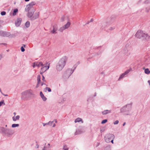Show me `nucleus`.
<instances>
[{"instance_id":"30","label":"nucleus","mask_w":150,"mask_h":150,"mask_svg":"<svg viewBox=\"0 0 150 150\" xmlns=\"http://www.w3.org/2000/svg\"><path fill=\"white\" fill-rule=\"evenodd\" d=\"M45 89L47 90L49 92H50L51 91V89L49 87H46L45 88Z\"/></svg>"},{"instance_id":"17","label":"nucleus","mask_w":150,"mask_h":150,"mask_svg":"<svg viewBox=\"0 0 150 150\" xmlns=\"http://www.w3.org/2000/svg\"><path fill=\"white\" fill-rule=\"evenodd\" d=\"M70 22H68L64 26L65 29H67L68 28L70 27Z\"/></svg>"},{"instance_id":"22","label":"nucleus","mask_w":150,"mask_h":150,"mask_svg":"<svg viewBox=\"0 0 150 150\" xmlns=\"http://www.w3.org/2000/svg\"><path fill=\"white\" fill-rule=\"evenodd\" d=\"M108 25V24L107 22L103 23L102 24V27L103 28H105Z\"/></svg>"},{"instance_id":"59","label":"nucleus","mask_w":150,"mask_h":150,"mask_svg":"<svg viewBox=\"0 0 150 150\" xmlns=\"http://www.w3.org/2000/svg\"><path fill=\"white\" fill-rule=\"evenodd\" d=\"M24 45V47H25V45Z\"/></svg>"},{"instance_id":"41","label":"nucleus","mask_w":150,"mask_h":150,"mask_svg":"<svg viewBox=\"0 0 150 150\" xmlns=\"http://www.w3.org/2000/svg\"><path fill=\"white\" fill-rule=\"evenodd\" d=\"M55 126H56V125H55V123H54V124H53V125L52 127H55Z\"/></svg>"},{"instance_id":"10","label":"nucleus","mask_w":150,"mask_h":150,"mask_svg":"<svg viewBox=\"0 0 150 150\" xmlns=\"http://www.w3.org/2000/svg\"><path fill=\"white\" fill-rule=\"evenodd\" d=\"M36 4V3L34 1H33L29 3L27 5V7L29 9L32 7L33 6L35 5Z\"/></svg>"},{"instance_id":"28","label":"nucleus","mask_w":150,"mask_h":150,"mask_svg":"<svg viewBox=\"0 0 150 150\" xmlns=\"http://www.w3.org/2000/svg\"><path fill=\"white\" fill-rule=\"evenodd\" d=\"M25 25L27 27H29V26L30 25V23L29 22V21L25 23Z\"/></svg>"},{"instance_id":"21","label":"nucleus","mask_w":150,"mask_h":150,"mask_svg":"<svg viewBox=\"0 0 150 150\" xmlns=\"http://www.w3.org/2000/svg\"><path fill=\"white\" fill-rule=\"evenodd\" d=\"M144 72L145 73L147 74H149L150 73V71L149 70V69L148 68H147L145 69L144 71Z\"/></svg>"},{"instance_id":"19","label":"nucleus","mask_w":150,"mask_h":150,"mask_svg":"<svg viewBox=\"0 0 150 150\" xmlns=\"http://www.w3.org/2000/svg\"><path fill=\"white\" fill-rule=\"evenodd\" d=\"M20 118L19 115H17L16 116H14L12 117L13 120L14 121H16V120H19Z\"/></svg>"},{"instance_id":"9","label":"nucleus","mask_w":150,"mask_h":150,"mask_svg":"<svg viewBox=\"0 0 150 150\" xmlns=\"http://www.w3.org/2000/svg\"><path fill=\"white\" fill-rule=\"evenodd\" d=\"M130 71V69H128L124 73L122 74L120 76L118 80H120V79H121L123 78L127 74H128Z\"/></svg>"},{"instance_id":"29","label":"nucleus","mask_w":150,"mask_h":150,"mask_svg":"<svg viewBox=\"0 0 150 150\" xmlns=\"http://www.w3.org/2000/svg\"><path fill=\"white\" fill-rule=\"evenodd\" d=\"M18 124H13L12 125V127H18L19 126Z\"/></svg>"},{"instance_id":"23","label":"nucleus","mask_w":150,"mask_h":150,"mask_svg":"<svg viewBox=\"0 0 150 150\" xmlns=\"http://www.w3.org/2000/svg\"><path fill=\"white\" fill-rule=\"evenodd\" d=\"M82 132L80 130H77L75 133V135H77L78 134H80Z\"/></svg>"},{"instance_id":"25","label":"nucleus","mask_w":150,"mask_h":150,"mask_svg":"<svg viewBox=\"0 0 150 150\" xmlns=\"http://www.w3.org/2000/svg\"><path fill=\"white\" fill-rule=\"evenodd\" d=\"M54 122V121H49L48 122L46 123V124H48V125H49L50 126H51Z\"/></svg>"},{"instance_id":"13","label":"nucleus","mask_w":150,"mask_h":150,"mask_svg":"<svg viewBox=\"0 0 150 150\" xmlns=\"http://www.w3.org/2000/svg\"><path fill=\"white\" fill-rule=\"evenodd\" d=\"M131 52L129 50H128V49H127L126 48L125 50V51L124 52V53L127 56H129L131 54Z\"/></svg>"},{"instance_id":"56","label":"nucleus","mask_w":150,"mask_h":150,"mask_svg":"<svg viewBox=\"0 0 150 150\" xmlns=\"http://www.w3.org/2000/svg\"><path fill=\"white\" fill-rule=\"evenodd\" d=\"M35 66V65L34 64V65H33V67H34Z\"/></svg>"},{"instance_id":"33","label":"nucleus","mask_w":150,"mask_h":150,"mask_svg":"<svg viewBox=\"0 0 150 150\" xmlns=\"http://www.w3.org/2000/svg\"><path fill=\"white\" fill-rule=\"evenodd\" d=\"M1 15L4 16L6 14V12L5 11H3L1 12Z\"/></svg>"},{"instance_id":"12","label":"nucleus","mask_w":150,"mask_h":150,"mask_svg":"<svg viewBox=\"0 0 150 150\" xmlns=\"http://www.w3.org/2000/svg\"><path fill=\"white\" fill-rule=\"evenodd\" d=\"M28 17L31 18V20H33L37 18L36 17H35L34 16H33V17H32V16H33V14L32 13H28Z\"/></svg>"},{"instance_id":"16","label":"nucleus","mask_w":150,"mask_h":150,"mask_svg":"<svg viewBox=\"0 0 150 150\" xmlns=\"http://www.w3.org/2000/svg\"><path fill=\"white\" fill-rule=\"evenodd\" d=\"M111 112V110H106L102 112L103 115H105L110 113Z\"/></svg>"},{"instance_id":"24","label":"nucleus","mask_w":150,"mask_h":150,"mask_svg":"<svg viewBox=\"0 0 150 150\" xmlns=\"http://www.w3.org/2000/svg\"><path fill=\"white\" fill-rule=\"evenodd\" d=\"M63 149V150H68L69 148L66 145H65L64 146Z\"/></svg>"},{"instance_id":"31","label":"nucleus","mask_w":150,"mask_h":150,"mask_svg":"<svg viewBox=\"0 0 150 150\" xmlns=\"http://www.w3.org/2000/svg\"><path fill=\"white\" fill-rule=\"evenodd\" d=\"M3 104H4V105H5V103H4V100H2L0 102V106H1Z\"/></svg>"},{"instance_id":"37","label":"nucleus","mask_w":150,"mask_h":150,"mask_svg":"<svg viewBox=\"0 0 150 150\" xmlns=\"http://www.w3.org/2000/svg\"><path fill=\"white\" fill-rule=\"evenodd\" d=\"M8 131L11 133V134H13V131H11V130H8Z\"/></svg>"},{"instance_id":"42","label":"nucleus","mask_w":150,"mask_h":150,"mask_svg":"<svg viewBox=\"0 0 150 150\" xmlns=\"http://www.w3.org/2000/svg\"><path fill=\"white\" fill-rule=\"evenodd\" d=\"M149 1H150V0H147L145 1V2H146V3H147L148 2H149Z\"/></svg>"},{"instance_id":"2","label":"nucleus","mask_w":150,"mask_h":150,"mask_svg":"<svg viewBox=\"0 0 150 150\" xmlns=\"http://www.w3.org/2000/svg\"><path fill=\"white\" fill-rule=\"evenodd\" d=\"M132 105L130 104L126 105L120 109V112L123 113L125 115H128L129 113L132 109Z\"/></svg>"},{"instance_id":"57","label":"nucleus","mask_w":150,"mask_h":150,"mask_svg":"<svg viewBox=\"0 0 150 150\" xmlns=\"http://www.w3.org/2000/svg\"><path fill=\"white\" fill-rule=\"evenodd\" d=\"M0 91L1 92V89L0 88Z\"/></svg>"},{"instance_id":"50","label":"nucleus","mask_w":150,"mask_h":150,"mask_svg":"<svg viewBox=\"0 0 150 150\" xmlns=\"http://www.w3.org/2000/svg\"><path fill=\"white\" fill-rule=\"evenodd\" d=\"M96 93H95L94 96H96Z\"/></svg>"},{"instance_id":"7","label":"nucleus","mask_w":150,"mask_h":150,"mask_svg":"<svg viewBox=\"0 0 150 150\" xmlns=\"http://www.w3.org/2000/svg\"><path fill=\"white\" fill-rule=\"evenodd\" d=\"M49 68V64L48 66L47 67L46 66L44 65L41 68V70L40 71V73L42 74L43 73L45 72Z\"/></svg>"},{"instance_id":"8","label":"nucleus","mask_w":150,"mask_h":150,"mask_svg":"<svg viewBox=\"0 0 150 150\" xmlns=\"http://www.w3.org/2000/svg\"><path fill=\"white\" fill-rule=\"evenodd\" d=\"M52 28L53 30L51 31V33L52 34H56L58 28L57 25L56 24H55L53 26Z\"/></svg>"},{"instance_id":"40","label":"nucleus","mask_w":150,"mask_h":150,"mask_svg":"<svg viewBox=\"0 0 150 150\" xmlns=\"http://www.w3.org/2000/svg\"><path fill=\"white\" fill-rule=\"evenodd\" d=\"M114 138H113V139H111V140H110V142H111L112 143V144L113 143V140H114Z\"/></svg>"},{"instance_id":"5","label":"nucleus","mask_w":150,"mask_h":150,"mask_svg":"<svg viewBox=\"0 0 150 150\" xmlns=\"http://www.w3.org/2000/svg\"><path fill=\"white\" fill-rule=\"evenodd\" d=\"M32 93L30 91H25L22 93V98H28L30 97Z\"/></svg>"},{"instance_id":"20","label":"nucleus","mask_w":150,"mask_h":150,"mask_svg":"<svg viewBox=\"0 0 150 150\" xmlns=\"http://www.w3.org/2000/svg\"><path fill=\"white\" fill-rule=\"evenodd\" d=\"M66 29L64 26L61 27L59 29V31L61 32H62L64 30Z\"/></svg>"},{"instance_id":"36","label":"nucleus","mask_w":150,"mask_h":150,"mask_svg":"<svg viewBox=\"0 0 150 150\" xmlns=\"http://www.w3.org/2000/svg\"><path fill=\"white\" fill-rule=\"evenodd\" d=\"M115 28V27H111L110 28V30H112L113 29H114Z\"/></svg>"},{"instance_id":"27","label":"nucleus","mask_w":150,"mask_h":150,"mask_svg":"<svg viewBox=\"0 0 150 150\" xmlns=\"http://www.w3.org/2000/svg\"><path fill=\"white\" fill-rule=\"evenodd\" d=\"M18 11V10L17 9H14L13 12V15L14 16L16 14V13H17Z\"/></svg>"},{"instance_id":"15","label":"nucleus","mask_w":150,"mask_h":150,"mask_svg":"<svg viewBox=\"0 0 150 150\" xmlns=\"http://www.w3.org/2000/svg\"><path fill=\"white\" fill-rule=\"evenodd\" d=\"M149 36L147 34L144 33L143 35V37L142 38H143V39L147 40L149 39Z\"/></svg>"},{"instance_id":"11","label":"nucleus","mask_w":150,"mask_h":150,"mask_svg":"<svg viewBox=\"0 0 150 150\" xmlns=\"http://www.w3.org/2000/svg\"><path fill=\"white\" fill-rule=\"evenodd\" d=\"M21 18H18L17 19L16 21L15 22V24L16 26H18L20 25L21 23Z\"/></svg>"},{"instance_id":"48","label":"nucleus","mask_w":150,"mask_h":150,"mask_svg":"<svg viewBox=\"0 0 150 150\" xmlns=\"http://www.w3.org/2000/svg\"><path fill=\"white\" fill-rule=\"evenodd\" d=\"M46 125H48V124H43V126H45Z\"/></svg>"},{"instance_id":"32","label":"nucleus","mask_w":150,"mask_h":150,"mask_svg":"<svg viewBox=\"0 0 150 150\" xmlns=\"http://www.w3.org/2000/svg\"><path fill=\"white\" fill-rule=\"evenodd\" d=\"M107 119H105L104 120H103L102 122H101V124H104L106 122H107Z\"/></svg>"},{"instance_id":"52","label":"nucleus","mask_w":150,"mask_h":150,"mask_svg":"<svg viewBox=\"0 0 150 150\" xmlns=\"http://www.w3.org/2000/svg\"><path fill=\"white\" fill-rule=\"evenodd\" d=\"M99 143H97V146H98L99 145Z\"/></svg>"},{"instance_id":"49","label":"nucleus","mask_w":150,"mask_h":150,"mask_svg":"<svg viewBox=\"0 0 150 150\" xmlns=\"http://www.w3.org/2000/svg\"><path fill=\"white\" fill-rule=\"evenodd\" d=\"M30 0H25V1L26 2L28 1H29Z\"/></svg>"},{"instance_id":"38","label":"nucleus","mask_w":150,"mask_h":150,"mask_svg":"<svg viewBox=\"0 0 150 150\" xmlns=\"http://www.w3.org/2000/svg\"><path fill=\"white\" fill-rule=\"evenodd\" d=\"M38 84L39 83V81H40V77H39V76H38Z\"/></svg>"},{"instance_id":"26","label":"nucleus","mask_w":150,"mask_h":150,"mask_svg":"<svg viewBox=\"0 0 150 150\" xmlns=\"http://www.w3.org/2000/svg\"><path fill=\"white\" fill-rule=\"evenodd\" d=\"M45 65L43 64L42 63L40 62L39 63V64H38V67H39L41 66H42V67L43 66H44Z\"/></svg>"},{"instance_id":"45","label":"nucleus","mask_w":150,"mask_h":150,"mask_svg":"<svg viewBox=\"0 0 150 150\" xmlns=\"http://www.w3.org/2000/svg\"><path fill=\"white\" fill-rule=\"evenodd\" d=\"M93 21V18H91L90 20V22H92Z\"/></svg>"},{"instance_id":"1","label":"nucleus","mask_w":150,"mask_h":150,"mask_svg":"<svg viewBox=\"0 0 150 150\" xmlns=\"http://www.w3.org/2000/svg\"><path fill=\"white\" fill-rule=\"evenodd\" d=\"M67 59L65 57L61 59L56 66V69L58 71H60L63 69L66 62Z\"/></svg>"},{"instance_id":"35","label":"nucleus","mask_w":150,"mask_h":150,"mask_svg":"<svg viewBox=\"0 0 150 150\" xmlns=\"http://www.w3.org/2000/svg\"><path fill=\"white\" fill-rule=\"evenodd\" d=\"M21 51L22 52H24L25 50V49H24V48L23 47V46L21 47Z\"/></svg>"},{"instance_id":"6","label":"nucleus","mask_w":150,"mask_h":150,"mask_svg":"<svg viewBox=\"0 0 150 150\" xmlns=\"http://www.w3.org/2000/svg\"><path fill=\"white\" fill-rule=\"evenodd\" d=\"M144 33L142 31L138 30L135 34V36L138 38H140L143 37Z\"/></svg>"},{"instance_id":"60","label":"nucleus","mask_w":150,"mask_h":150,"mask_svg":"<svg viewBox=\"0 0 150 150\" xmlns=\"http://www.w3.org/2000/svg\"><path fill=\"white\" fill-rule=\"evenodd\" d=\"M89 23V22H88L87 23V24H88V23Z\"/></svg>"},{"instance_id":"47","label":"nucleus","mask_w":150,"mask_h":150,"mask_svg":"<svg viewBox=\"0 0 150 150\" xmlns=\"http://www.w3.org/2000/svg\"><path fill=\"white\" fill-rule=\"evenodd\" d=\"M54 121L56 123L57 122V120L56 119L54 120Z\"/></svg>"},{"instance_id":"14","label":"nucleus","mask_w":150,"mask_h":150,"mask_svg":"<svg viewBox=\"0 0 150 150\" xmlns=\"http://www.w3.org/2000/svg\"><path fill=\"white\" fill-rule=\"evenodd\" d=\"M40 95L41 98L44 101H45L47 100V98L45 97L42 91L40 92Z\"/></svg>"},{"instance_id":"46","label":"nucleus","mask_w":150,"mask_h":150,"mask_svg":"<svg viewBox=\"0 0 150 150\" xmlns=\"http://www.w3.org/2000/svg\"><path fill=\"white\" fill-rule=\"evenodd\" d=\"M126 124V123L125 122H124L123 124V126H124Z\"/></svg>"},{"instance_id":"18","label":"nucleus","mask_w":150,"mask_h":150,"mask_svg":"<svg viewBox=\"0 0 150 150\" xmlns=\"http://www.w3.org/2000/svg\"><path fill=\"white\" fill-rule=\"evenodd\" d=\"M81 122L82 123H83V121L82 119L81 118L79 117L77 118L74 121V122L75 123L79 122Z\"/></svg>"},{"instance_id":"55","label":"nucleus","mask_w":150,"mask_h":150,"mask_svg":"<svg viewBox=\"0 0 150 150\" xmlns=\"http://www.w3.org/2000/svg\"><path fill=\"white\" fill-rule=\"evenodd\" d=\"M4 96H8V95H4Z\"/></svg>"},{"instance_id":"53","label":"nucleus","mask_w":150,"mask_h":150,"mask_svg":"<svg viewBox=\"0 0 150 150\" xmlns=\"http://www.w3.org/2000/svg\"><path fill=\"white\" fill-rule=\"evenodd\" d=\"M48 145L49 146H50V144H48Z\"/></svg>"},{"instance_id":"34","label":"nucleus","mask_w":150,"mask_h":150,"mask_svg":"<svg viewBox=\"0 0 150 150\" xmlns=\"http://www.w3.org/2000/svg\"><path fill=\"white\" fill-rule=\"evenodd\" d=\"M119 123V121L118 120H117L115 121L114 122V125H116L118 123Z\"/></svg>"},{"instance_id":"43","label":"nucleus","mask_w":150,"mask_h":150,"mask_svg":"<svg viewBox=\"0 0 150 150\" xmlns=\"http://www.w3.org/2000/svg\"><path fill=\"white\" fill-rule=\"evenodd\" d=\"M45 78L43 76V75H42V80L44 81V80L45 79Z\"/></svg>"},{"instance_id":"39","label":"nucleus","mask_w":150,"mask_h":150,"mask_svg":"<svg viewBox=\"0 0 150 150\" xmlns=\"http://www.w3.org/2000/svg\"><path fill=\"white\" fill-rule=\"evenodd\" d=\"M42 150H47V148L46 147V146H44V148L42 149Z\"/></svg>"},{"instance_id":"58","label":"nucleus","mask_w":150,"mask_h":150,"mask_svg":"<svg viewBox=\"0 0 150 150\" xmlns=\"http://www.w3.org/2000/svg\"><path fill=\"white\" fill-rule=\"evenodd\" d=\"M0 28H1L2 27V26H1V25H0Z\"/></svg>"},{"instance_id":"4","label":"nucleus","mask_w":150,"mask_h":150,"mask_svg":"<svg viewBox=\"0 0 150 150\" xmlns=\"http://www.w3.org/2000/svg\"><path fill=\"white\" fill-rule=\"evenodd\" d=\"M115 137L114 134L109 133L105 135L104 137V139L106 142L110 143V140Z\"/></svg>"},{"instance_id":"3","label":"nucleus","mask_w":150,"mask_h":150,"mask_svg":"<svg viewBox=\"0 0 150 150\" xmlns=\"http://www.w3.org/2000/svg\"><path fill=\"white\" fill-rule=\"evenodd\" d=\"M76 67V66L74 67V68L73 70L70 69H68L64 73L63 77L65 78H68L73 72L74 69H75Z\"/></svg>"},{"instance_id":"44","label":"nucleus","mask_w":150,"mask_h":150,"mask_svg":"<svg viewBox=\"0 0 150 150\" xmlns=\"http://www.w3.org/2000/svg\"><path fill=\"white\" fill-rule=\"evenodd\" d=\"M148 83H149V84L150 86V80L148 81Z\"/></svg>"},{"instance_id":"54","label":"nucleus","mask_w":150,"mask_h":150,"mask_svg":"<svg viewBox=\"0 0 150 150\" xmlns=\"http://www.w3.org/2000/svg\"><path fill=\"white\" fill-rule=\"evenodd\" d=\"M43 83H42V84H41V86H42L43 85Z\"/></svg>"},{"instance_id":"51","label":"nucleus","mask_w":150,"mask_h":150,"mask_svg":"<svg viewBox=\"0 0 150 150\" xmlns=\"http://www.w3.org/2000/svg\"><path fill=\"white\" fill-rule=\"evenodd\" d=\"M13 114L14 115V116H15L16 115V113L15 112H14L13 113Z\"/></svg>"}]
</instances>
